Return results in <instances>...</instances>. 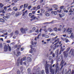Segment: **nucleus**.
I'll list each match as a JSON object with an SVG mask.
<instances>
[{
  "label": "nucleus",
  "mask_w": 74,
  "mask_h": 74,
  "mask_svg": "<svg viewBox=\"0 0 74 74\" xmlns=\"http://www.w3.org/2000/svg\"><path fill=\"white\" fill-rule=\"evenodd\" d=\"M47 30L49 31V32H51L53 31V30L51 28H49V29H48Z\"/></svg>",
  "instance_id": "nucleus-28"
},
{
  "label": "nucleus",
  "mask_w": 74,
  "mask_h": 74,
  "mask_svg": "<svg viewBox=\"0 0 74 74\" xmlns=\"http://www.w3.org/2000/svg\"><path fill=\"white\" fill-rule=\"evenodd\" d=\"M59 16L60 17H62L64 16V14H62L61 15L60 14H59Z\"/></svg>",
  "instance_id": "nucleus-24"
},
{
  "label": "nucleus",
  "mask_w": 74,
  "mask_h": 74,
  "mask_svg": "<svg viewBox=\"0 0 74 74\" xmlns=\"http://www.w3.org/2000/svg\"><path fill=\"white\" fill-rule=\"evenodd\" d=\"M51 13L52 14H54V15H56L57 14V12H56V11H52Z\"/></svg>",
  "instance_id": "nucleus-21"
},
{
  "label": "nucleus",
  "mask_w": 74,
  "mask_h": 74,
  "mask_svg": "<svg viewBox=\"0 0 74 74\" xmlns=\"http://www.w3.org/2000/svg\"><path fill=\"white\" fill-rule=\"evenodd\" d=\"M65 41L66 42H69V40H68V39H65Z\"/></svg>",
  "instance_id": "nucleus-42"
},
{
  "label": "nucleus",
  "mask_w": 74,
  "mask_h": 74,
  "mask_svg": "<svg viewBox=\"0 0 74 74\" xmlns=\"http://www.w3.org/2000/svg\"><path fill=\"white\" fill-rule=\"evenodd\" d=\"M69 30H70V28H68L66 30V32L68 33L69 32Z\"/></svg>",
  "instance_id": "nucleus-55"
},
{
  "label": "nucleus",
  "mask_w": 74,
  "mask_h": 74,
  "mask_svg": "<svg viewBox=\"0 0 74 74\" xmlns=\"http://www.w3.org/2000/svg\"><path fill=\"white\" fill-rule=\"evenodd\" d=\"M62 60V62L60 64V66H62L61 69H62V68H63V64L64 62H63V57L62 56H60L59 57V58H58V60Z\"/></svg>",
  "instance_id": "nucleus-4"
},
{
  "label": "nucleus",
  "mask_w": 74,
  "mask_h": 74,
  "mask_svg": "<svg viewBox=\"0 0 74 74\" xmlns=\"http://www.w3.org/2000/svg\"><path fill=\"white\" fill-rule=\"evenodd\" d=\"M9 17L8 16H4L3 17V18L6 20V21H7V19H8Z\"/></svg>",
  "instance_id": "nucleus-15"
},
{
  "label": "nucleus",
  "mask_w": 74,
  "mask_h": 74,
  "mask_svg": "<svg viewBox=\"0 0 74 74\" xmlns=\"http://www.w3.org/2000/svg\"><path fill=\"white\" fill-rule=\"evenodd\" d=\"M21 53L19 51H18L17 52L16 56H18L19 55H21Z\"/></svg>",
  "instance_id": "nucleus-18"
},
{
  "label": "nucleus",
  "mask_w": 74,
  "mask_h": 74,
  "mask_svg": "<svg viewBox=\"0 0 74 74\" xmlns=\"http://www.w3.org/2000/svg\"><path fill=\"white\" fill-rule=\"evenodd\" d=\"M57 38H58V36H57L56 37L53 38H52V40L53 41H55L54 42H53V44H54V43H55V42H56L57 41H59V39H57Z\"/></svg>",
  "instance_id": "nucleus-5"
},
{
  "label": "nucleus",
  "mask_w": 74,
  "mask_h": 74,
  "mask_svg": "<svg viewBox=\"0 0 74 74\" xmlns=\"http://www.w3.org/2000/svg\"><path fill=\"white\" fill-rule=\"evenodd\" d=\"M44 32H45V33H46V32H47V29H45L44 30Z\"/></svg>",
  "instance_id": "nucleus-58"
},
{
  "label": "nucleus",
  "mask_w": 74,
  "mask_h": 74,
  "mask_svg": "<svg viewBox=\"0 0 74 74\" xmlns=\"http://www.w3.org/2000/svg\"><path fill=\"white\" fill-rule=\"evenodd\" d=\"M33 45H31L30 46V47L31 48V50L30 51V53H32L33 52H35L36 51V49L34 48H33Z\"/></svg>",
  "instance_id": "nucleus-7"
},
{
  "label": "nucleus",
  "mask_w": 74,
  "mask_h": 74,
  "mask_svg": "<svg viewBox=\"0 0 74 74\" xmlns=\"http://www.w3.org/2000/svg\"><path fill=\"white\" fill-rule=\"evenodd\" d=\"M45 15L46 16H49V14L48 13H46Z\"/></svg>",
  "instance_id": "nucleus-34"
},
{
  "label": "nucleus",
  "mask_w": 74,
  "mask_h": 74,
  "mask_svg": "<svg viewBox=\"0 0 74 74\" xmlns=\"http://www.w3.org/2000/svg\"><path fill=\"white\" fill-rule=\"evenodd\" d=\"M58 42L56 43L53 46H51V48H53V50H55L57 47H58L59 45H57Z\"/></svg>",
  "instance_id": "nucleus-6"
},
{
  "label": "nucleus",
  "mask_w": 74,
  "mask_h": 74,
  "mask_svg": "<svg viewBox=\"0 0 74 74\" xmlns=\"http://www.w3.org/2000/svg\"><path fill=\"white\" fill-rule=\"evenodd\" d=\"M0 21L2 22H4V20L2 18H0Z\"/></svg>",
  "instance_id": "nucleus-30"
},
{
  "label": "nucleus",
  "mask_w": 74,
  "mask_h": 74,
  "mask_svg": "<svg viewBox=\"0 0 74 74\" xmlns=\"http://www.w3.org/2000/svg\"><path fill=\"white\" fill-rule=\"evenodd\" d=\"M32 13H29V16H32Z\"/></svg>",
  "instance_id": "nucleus-54"
},
{
  "label": "nucleus",
  "mask_w": 74,
  "mask_h": 74,
  "mask_svg": "<svg viewBox=\"0 0 74 74\" xmlns=\"http://www.w3.org/2000/svg\"><path fill=\"white\" fill-rule=\"evenodd\" d=\"M18 1H19V0H14V3H16Z\"/></svg>",
  "instance_id": "nucleus-45"
},
{
  "label": "nucleus",
  "mask_w": 74,
  "mask_h": 74,
  "mask_svg": "<svg viewBox=\"0 0 74 74\" xmlns=\"http://www.w3.org/2000/svg\"><path fill=\"white\" fill-rule=\"evenodd\" d=\"M23 16L24 19H25V18H26V16H27V15H26V14L23 15Z\"/></svg>",
  "instance_id": "nucleus-26"
},
{
  "label": "nucleus",
  "mask_w": 74,
  "mask_h": 74,
  "mask_svg": "<svg viewBox=\"0 0 74 74\" xmlns=\"http://www.w3.org/2000/svg\"><path fill=\"white\" fill-rule=\"evenodd\" d=\"M13 9L15 11H18V9L16 8V7H14L13 8Z\"/></svg>",
  "instance_id": "nucleus-19"
},
{
  "label": "nucleus",
  "mask_w": 74,
  "mask_h": 74,
  "mask_svg": "<svg viewBox=\"0 0 74 74\" xmlns=\"http://www.w3.org/2000/svg\"><path fill=\"white\" fill-rule=\"evenodd\" d=\"M27 30H28V28L23 29L22 28L21 29V31L22 33H25V32L27 31Z\"/></svg>",
  "instance_id": "nucleus-8"
},
{
  "label": "nucleus",
  "mask_w": 74,
  "mask_h": 74,
  "mask_svg": "<svg viewBox=\"0 0 74 74\" xmlns=\"http://www.w3.org/2000/svg\"><path fill=\"white\" fill-rule=\"evenodd\" d=\"M11 29H8V32L9 33H11Z\"/></svg>",
  "instance_id": "nucleus-40"
},
{
  "label": "nucleus",
  "mask_w": 74,
  "mask_h": 74,
  "mask_svg": "<svg viewBox=\"0 0 74 74\" xmlns=\"http://www.w3.org/2000/svg\"><path fill=\"white\" fill-rule=\"evenodd\" d=\"M8 34V33L6 32V33L2 34V35H1V37H5V36L7 35Z\"/></svg>",
  "instance_id": "nucleus-16"
},
{
  "label": "nucleus",
  "mask_w": 74,
  "mask_h": 74,
  "mask_svg": "<svg viewBox=\"0 0 74 74\" xmlns=\"http://www.w3.org/2000/svg\"><path fill=\"white\" fill-rule=\"evenodd\" d=\"M19 34V32H18V31H16L15 32H14V34L15 35H18V34Z\"/></svg>",
  "instance_id": "nucleus-20"
},
{
  "label": "nucleus",
  "mask_w": 74,
  "mask_h": 74,
  "mask_svg": "<svg viewBox=\"0 0 74 74\" xmlns=\"http://www.w3.org/2000/svg\"><path fill=\"white\" fill-rule=\"evenodd\" d=\"M54 30H55V31H57V28L56 27L54 28Z\"/></svg>",
  "instance_id": "nucleus-60"
},
{
  "label": "nucleus",
  "mask_w": 74,
  "mask_h": 74,
  "mask_svg": "<svg viewBox=\"0 0 74 74\" xmlns=\"http://www.w3.org/2000/svg\"><path fill=\"white\" fill-rule=\"evenodd\" d=\"M71 52H72V55H74V51H73V50L72 49L71 51Z\"/></svg>",
  "instance_id": "nucleus-27"
},
{
  "label": "nucleus",
  "mask_w": 74,
  "mask_h": 74,
  "mask_svg": "<svg viewBox=\"0 0 74 74\" xmlns=\"http://www.w3.org/2000/svg\"><path fill=\"white\" fill-rule=\"evenodd\" d=\"M27 10H26L25 11V12H23V15H26L27 14Z\"/></svg>",
  "instance_id": "nucleus-33"
},
{
  "label": "nucleus",
  "mask_w": 74,
  "mask_h": 74,
  "mask_svg": "<svg viewBox=\"0 0 74 74\" xmlns=\"http://www.w3.org/2000/svg\"><path fill=\"white\" fill-rule=\"evenodd\" d=\"M45 36V34H43L42 35V36L43 37H44Z\"/></svg>",
  "instance_id": "nucleus-56"
},
{
  "label": "nucleus",
  "mask_w": 74,
  "mask_h": 74,
  "mask_svg": "<svg viewBox=\"0 0 74 74\" xmlns=\"http://www.w3.org/2000/svg\"><path fill=\"white\" fill-rule=\"evenodd\" d=\"M31 7L32 6H29L28 7V10H30Z\"/></svg>",
  "instance_id": "nucleus-48"
},
{
  "label": "nucleus",
  "mask_w": 74,
  "mask_h": 74,
  "mask_svg": "<svg viewBox=\"0 0 74 74\" xmlns=\"http://www.w3.org/2000/svg\"><path fill=\"white\" fill-rule=\"evenodd\" d=\"M4 10H7V7L5 6L4 7Z\"/></svg>",
  "instance_id": "nucleus-57"
},
{
  "label": "nucleus",
  "mask_w": 74,
  "mask_h": 74,
  "mask_svg": "<svg viewBox=\"0 0 74 74\" xmlns=\"http://www.w3.org/2000/svg\"><path fill=\"white\" fill-rule=\"evenodd\" d=\"M26 60V57H24L23 58H22V59L20 60H18L17 63V65L18 66H19V63H20L21 65H22L23 64H25L26 66L28 67V66H29V63L27 62H25L23 63V61H24V60Z\"/></svg>",
  "instance_id": "nucleus-2"
},
{
  "label": "nucleus",
  "mask_w": 74,
  "mask_h": 74,
  "mask_svg": "<svg viewBox=\"0 0 74 74\" xmlns=\"http://www.w3.org/2000/svg\"><path fill=\"white\" fill-rule=\"evenodd\" d=\"M8 11H12L11 9V8H9L8 10Z\"/></svg>",
  "instance_id": "nucleus-52"
},
{
  "label": "nucleus",
  "mask_w": 74,
  "mask_h": 74,
  "mask_svg": "<svg viewBox=\"0 0 74 74\" xmlns=\"http://www.w3.org/2000/svg\"><path fill=\"white\" fill-rule=\"evenodd\" d=\"M13 34H14V33L12 32L10 34V36H13Z\"/></svg>",
  "instance_id": "nucleus-50"
},
{
  "label": "nucleus",
  "mask_w": 74,
  "mask_h": 74,
  "mask_svg": "<svg viewBox=\"0 0 74 74\" xmlns=\"http://www.w3.org/2000/svg\"><path fill=\"white\" fill-rule=\"evenodd\" d=\"M62 74H63V72H62V73H61L60 72V71H59L58 72V74H62Z\"/></svg>",
  "instance_id": "nucleus-41"
},
{
  "label": "nucleus",
  "mask_w": 74,
  "mask_h": 74,
  "mask_svg": "<svg viewBox=\"0 0 74 74\" xmlns=\"http://www.w3.org/2000/svg\"><path fill=\"white\" fill-rule=\"evenodd\" d=\"M71 74H74V70H73Z\"/></svg>",
  "instance_id": "nucleus-63"
},
{
  "label": "nucleus",
  "mask_w": 74,
  "mask_h": 74,
  "mask_svg": "<svg viewBox=\"0 0 74 74\" xmlns=\"http://www.w3.org/2000/svg\"><path fill=\"white\" fill-rule=\"evenodd\" d=\"M8 46L7 45H5L4 47V51L5 52H7L8 51Z\"/></svg>",
  "instance_id": "nucleus-10"
},
{
  "label": "nucleus",
  "mask_w": 74,
  "mask_h": 74,
  "mask_svg": "<svg viewBox=\"0 0 74 74\" xmlns=\"http://www.w3.org/2000/svg\"><path fill=\"white\" fill-rule=\"evenodd\" d=\"M62 12V10H59L57 11V12H58V13H60Z\"/></svg>",
  "instance_id": "nucleus-37"
},
{
  "label": "nucleus",
  "mask_w": 74,
  "mask_h": 74,
  "mask_svg": "<svg viewBox=\"0 0 74 74\" xmlns=\"http://www.w3.org/2000/svg\"><path fill=\"white\" fill-rule=\"evenodd\" d=\"M0 40L1 41H4V40H3V38H0Z\"/></svg>",
  "instance_id": "nucleus-64"
},
{
  "label": "nucleus",
  "mask_w": 74,
  "mask_h": 74,
  "mask_svg": "<svg viewBox=\"0 0 74 74\" xmlns=\"http://www.w3.org/2000/svg\"><path fill=\"white\" fill-rule=\"evenodd\" d=\"M60 8H61V9H63V8H64V6H61L60 7Z\"/></svg>",
  "instance_id": "nucleus-61"
},
{
  "label": "nucleus",
  "mask_w": 74,
  "mask_h": 74,
  "mask_svg": "<svg viewBox=\"0 0 74 74\" xmlns=\"http://www.w3.org/2000/svg\"><path fill=\"white\" fill-rule=\"evenodd\" d=\"M19 15H20V14H19V12H17L15 16H18Z\"/></svg>",
  "instance_id": "nucleus-23"
},
{
  "label": "nucleus",
  "mask_w": 74,
  "mask_h": 74,
  "mask_svg": "<svg viewBox=\"0 0 74 74\" xmlns=\"http://www.w3.org/2000/svg\"><path fill=\"white\" fill-rule=\"evenodd\" d=\"M72 32V31L70 30L69 32L68 33L69 34H71V33Z\"/></svg>",
  "instance_id": "nucleus-53"
},
{
  "label": "nucleus",
  "mask_w": 74,
  "mask_h": 74,
  "mask_svg": "<svg viewBox=\"0 0 74 74\" xmlns=\"http://www.w3.org/2000/svg\"><path fill=\"white\" fill-rule=\"evenodd\" d=\"M56 35L54 33H52L51 34V36H55Z\"/></svg>",
  "instance_id": "nucleus-32"
},
{
  "label": "nucleus",
  "mask_w": 74,
  "mask_h": 74,
  "mask_svg": "<svg viewBox=\"0 0 74 74\" xmlns=\"http://www.w3.org/2000/svg\"><path fill=\"white\" fill-rule=\"evenodd\" d=\"M15 14V12H13L11 13V15H14V14Z\"/></svg>",
  "instance_id": "nucleus-46"
},
{
  "label": "nucleus",
  "mask_w": 74,
  "mask_h": 74,
  "mask_svg": "<svg viewBox=\"0 0 74 74\" xmlns=\"http://www.w3.org/2000/svg\"><path fill=\"white\" fill-rule=\"evenodd\" d=\"M3 6H4V5L3 4L0 3V8H2V7H3Z\"/></svg>",
  "instance_id": "nucleus-29"
},
{
  "label": "nucleus",
  "mask_w": 74,
  "mask_h": 74,
  "mask_svg": "<svg viewBox=\"0 0 74 74\" xmlns=\"http://www.w3.org/2000/svg\"><path fill=\"white\" fill-rule=\"evenodd\" d=\"M70 49V47H68L66 49V51L64 52V57L65 58H66L68 56V51H69Z\"/></svg>",
  "instance_id": "nucleus-3"
},
{
  "label": "nucleus",
  "mask_w": 74,
  "mask_h": 74,
  "mask_svg": "<svg viewBox=\"0 0 74 74\" xmlns=\"http://www.w3.org/2000/svg\"><path fill=\"white\" fill-rule=\"evenodd\" d=\"M40 5H38L36 8V9L38 10V9H40Z\"/></svg>",
  "instance_id": "nucleus-39"
},
{
  "label": "nucleus",
  "mask_w": 74,
  "mask_h": 74,
  "mask_svg": "<svg viewBox=\"0 0 74 74\" xmlns=\"http://www.w3.org/2000/svg\"><path fill=\"white\" fill-rule=\"evenodd\" d=\"M32 9L33 10H36V11H37V8H36V7H34Z\"/></svg>",
  "instance_id": "nucleus-31"
},
{
  "label": "nucleus",
  "mask_w": 74,
  "mask_h": 74,
  "mask_svg": "<svg viewBox=\"0 0 74 74\" xmlns=\"http://www.w3.org/2000/svg\"><path fill=\"white\" fill-rule=\"evenodd\" d=\"M71 38H74V34H73V33H72L71 34V36L70 37Z\"/></svg>",
  "instance_id": "nucleus-22"
},
{
  "label": "nucleus",
  "mask_w": 74,
  "mask_h": 74,
  "mask_svg": "<svg viewBox=\"0 0 74 74\" xmlns=\"http://www.w3.org/2000/svg\"><path fill=\"white\" fill-rule=\"evenodd\" d=\"M58 65H59V64L57 63V64L56 66V71L55 73V74H56V73H57V71H58V70H59V68L58 66Z\"/></svg>",
  "instance_id": "nucleus-9"
},
{
  "label": "nucleus",
  "mask_w": 74,
  "mask_h": 74,
  "mask_svg": "<svg viewBox=\"0 0 74 74\" xmlns=\"http://www.w3.org/2000/svg\"><path fill=\"white\" fill-rule=\"evenodd\" d=\"M35 13H36L35 11H33L32 12V14H35Z\"/></svg>",
  "instance_id": "nucleus-59"
},
{
  "label": "nucleus",
  "mask_w": 74,
  "mask_h": 74,
  "mask_svg": "<svg viewBox=\"0 0 74 74\" xmlns=\"http://www.w3.org/2000/svg\"><path fill=\"white\" fill-rule=\"evenodd\" d=\"M60 47H61V51H60L59 54L60 55L61 54V52L62 51H64V49H62V44L60 46Z\"/></svg>",
  "instance_id": "nucleus-12"
},
{
  "label": "nucleus",
  "mask_w": 74,
  "mask_h": 74,
  "mask_svg": "<svg viewBox=\"0 0 74 74\" xmlns=\"http://www.w3.org/2000/svg\"><path fill=\"white\" fill-rule=\"evenodd\" d=\"M28 6V4H24V8H27V7Z\"/></svg>",
  "instance_id": "nucleus-25"
},
{
  "label": "nucleus",
  "mask_w": 74,
  "mask_h": 74,
  "mask_svg": "<svg viewBox=\"0 0 74 74\" xmlns=\"http://www.w3.org/2000/svg\"><path fill=\"white\" fill-rule=\"evenodd\" d=\"M3 12V14H4L5 13V12L4 11V10H0V12Z\"/></svg>",
  "instance_id": "nucleus-36"
},
{
  "label": "nucleus",
  "mask_w": 74,
  "mask_h": 74,
  "mask_svg": "<svg viewBox=\"0 0 74 74\" xmlns=\"http://www.w3.org/2000/svg\"><path fill=\"white\" fill-rule=\"evenodd\" d=\"M32 30L33 31H35V30H36V27H34L32 28Z\"/></svg>",
  "instance_id": "nucleus-51"
},
{
  "label": "nucleus",
  "mask_w": 74,
  "mask_h": 74,
  "mask_svg": "<svg viewBox=\"0 0 74 74\" xmlns=\"http://www.w3.org/2000/svg\"><path fill=\"white\" fill-rule=\"evenodd\" d=\"M69 12H71H71H73V11H72V10H71V8L70 10L69 11Z\"/></svg>",
  "instance_id": "nucleus-43"
},
{
  "label": "nucleus",
  "mask_w": 74,
  "mask_h": 74,
  "mask_svg": "<svg viewBox=\"0 0 74 74\" xmlns=\"http://www.w3.org/2000/svg\"><path fill=\"white\" fill-rule=\"evenodd\" d=\"M53 8H58V5H54L53 6Z\"/></svg>",
  "instance_id": "nucleus-35"
},
{
  "label": "nucleus",
  "mask_w": 74,
  "mask_h": 74,
  "mask_svg": "<svg viewBox=\"0 0 74 74\" xmlns=\"http://www.w3.org/2000/svg\"><path fill=\"white\" fill-rule=\"evenodd\" d=\"M8 47L9 48V51H11V47L10 46H9V45H8Z\"/></svg>",
  "instance_id": "nucleus-38"
},
{
  "label": "nucleus",
  "mask_w": 74,
  "mask_h": 74,
  "mask_svg": "<svg viewBox=\"0 0 74 74\" xmlns=\"http://www.w3.org/2000/svg\"><path fill=\"white\" fill-rule=\"evenodd\" d=\"M52 57L51 56H50L49 58V60H51V64H53V60L52 59Z\"/></svg>",
  "instance_id": "nucleus-13"
},
{
  "label": "nucleus",
  "mask_w": 74,
  "mask_h": 74,
  "mask_svg": "<svg viewBox=\"0 0 74 74\" xmlns=\"http://www.w3.org/2000/svg\"><path fill=\"white\" fill-rule=\"evenodd\" d=\"M53 23V21H52L49 23Z\"/></svg>",
  "instance_id": "nucleus-47"
},
{
  "label": "nucleus",
  "mask_w": 74,
  "mask_h": 74,
  "mask_svg": "<svg viewBox=\"0 0 74 74\" xmlns=\"http://www.w3.org/2000/svg\"><path fill=\"white\" fill-rule=\"evenodd\" d=\"M45 38H49V36H48V35H47V36H45Z\"/></svg>",
  "instance_id": "nucleus-62"
},
{
  "label": "nucleus",
  "mask_w": 74,
  "mask_h": 74,
  "mask_svg": "<svg viewBox=\"0 0 74 74\" xmlns=\"http://www.w3.org/2000/svg\"><path fill=\"white\" fill-rule=\"evenodd\" d=\"M70 73H71V69H69L68 72L66 71H65V74H70Z\"/></svg>",
  "instance_id": "nucleus-11"
},
{
  "label": "nucleus",
  "mask_w": 74,
  "mask_h": 74,
  "mask_svg": "<svg viewBox=\"0 0 74 74\" xmlns=\"http://www.w3.org/2000/svg\"><path fill=\"white\" fill-rule=\"evenodd\" d=\"M48 67H50V71L51 72V74H54L55 73V69H51L52 68V65H49L47 64V63L46 62V65L45 66V71L46 74H49V69H48Z\"/></svg>",
  "instance_id": "nucleus-1"
},
{
  "label": "nucleus",
  "mask_w": 74,
  "mask_h": 74,
  "mask_svg": "<svg viewBox=\"0 0 74 74\" xmlns=\"http://www.w3.org/2000/svg\"><path fill=\"white\" fill-rule=\"evenodd\" d=\"M27 60L28 62H31V60H32V59H31V58L29 57L27 58Z\"/></svg>",
  "instance_id": "nucleus-17"
},
{
  "label": "nucleus",
  "mask_w": 74,
  "mask_h": 74,
  "mask_svg": "<svg viewBox=\"0 0 74 74\" xmlns=\"http://www.w3.org/2000/svg\"><path fill=\"white\" fill-rule=\"evenodd\" d=\"M7 29H5V30H2V31L1 33H2L3 34H4V33H5L7 32Z\"/></svg>",
  "instance_id": "nucleus-14"
},
{
  "label": "nucleus",
  "mask_w": 74,
  "mask_h": 74,
  "mask_svg": "<svg viewBox=\"0 0 74 74\" xmlns=\"http://www.w3.org/2000/svg\"><path fill=\"white\" fill-rule=\"evenodd\" d=\"M42 12V13H44L45 12V10L44 9H42L41 10Z\"/></svg>",
  "instance_id": "nucleus-49"
},
{
  "label": "nucleus",
  "mask_w": 74,
  "mask_h": 74,
  "mask_svg": "<svg viewBox=\"0 0 74 74\" xmlns=\"http://www.w3.org/2000/svg\"><path fill=\"white\" fill-rule=\"evenodd\" d=\"M42 74H45V73H44V71L43 70H42Z\"/></svg>",
  "instance_id": "nucleus-44"
}]
</instances>
